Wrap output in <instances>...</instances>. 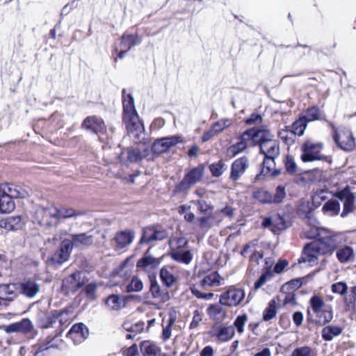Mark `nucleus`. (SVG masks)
Segmentation results:
<instances>
[{
    "label": "nucleus",
    "mask_w": 356,
    "mask_h": 356,
    "mask_svg": "<svg viewBox=\"0 0 356 356\" xmlns=\"http://www.w3.org/2000/svg\"><path fill=\"white\" fill-rule=\"evenodd\" d=\"M232 124V120L229 118H223L220 119L218 122L213 124V129L215 132L220 133L222 132L226 128L230 127Z\"/></svg>",
    "instance_id": "nucleus-55"
},
{
    "label": "nucleus",
    "mask_w": 356,
    "mask_h": 356,
    "mask_svg": "<svg viewBox=\"0 0 356 356\" xmlns=\"http://www.w3.org/2000/svg\"><path fill=\"white\" fill-rule=\"evenodd\" d=\"M273 272L270 270H266L263 273L257 281L254 283V289H258L263 286L265 282L273 277Z\"/></svg>",
    "instance_id": "nucleus-62"
},
{
    "label": "nucleus",
    "mask_w": 356,
    "mask_h": 356,
    "mask_svg": "<svg viewBox=\"0 0 356 356\" xmlns=\"http://www.w3.org/2000/svg\"><path fill=\"white\" fill-rule=\"evenodd\" d=\"M225 163L222 161L212 163L209 165V170L213 177H220L224 172Z\"/></svg>",
    "instance_id": "nucleus-59"
},
{
    "label": "nucleus",
    "mask_w": 356,
    "mask_h": 356,
    "mask_svg": "<svg viewBox=\"0 0 356 356\" xmlns=\"http://www.w3.org/2000/svg\"><path fill=\"white\" fill-rule=\"evenodd\" d=\"M131 261V257H127L120 266L118 269L113 272V275H119L121 277H126L131 273L132 264H129Z\"/></svg>",
    "instance_id": "nucleus-48"
},
{
    "label": "nucleus",
    "mask_w": 356,
    "mask_h": 356,
    "mask_svg": "<svg viewBox=\"0 0 356 356\" xmlns=\"http://www.w3.org/2000/svg\"><path fill=\"white\" fill-rule=\"evenodd\" d=\"M19 293L28 298H34L40 290V284L33 279H25L17 284Z\"/></svg>",
    "instance_id": "nucleus-19"
},
{
    "label": "nucleus",
    "mask_w": 356,
    "mask_h": 356,
    "mask_svg": "<svg viewBox=\"0 0 356 356\" xmlns=\"http://www.w3.org/2000/svg\"><path fill=\"white\" fill-rule=\"evenodd\" d=\"M140 351L143 356H160L161 355V348L150 341H144L141 343Z\"/></svg>",
    "instance_id": "nucleus-35"
},
{
    "label": "nucleus",
    "mask_w": 356,
    "mask_h": 356,
    "mask_svg": "<svg viewBox=\"0 0 356 356\" xmlns=\"http://www.w3.org/2000/svg\"><path fill=\"white\" fill-rule=\"evenodd\" d=\"M168 237L166 229L159 226H149L143 229L140 244H151L154 241H162Z\"/></svg>",
    "instance_id": "nucleus-10"
},
{
    "label": "nucleus",
    "mask_w": 356,
    "mask_h": 356,
    "mask_svg": "<svg viewBox=\"0 0 356 356\" xmlns=\"http://www.w3.org/2000/svg\"><path fill=\"white\" fill-rule=\"evenodd\" d=\"M159 260L151 255L145 254L142 259L138 261L136 266L138 268H143L145 269L150 267L155 268L159 265Z\"/></svg>",
    "instance_id": "nucleus-40"
},
{
    "label": "nucleus",
    "mask_w": 356,
    "mask_h": 356,
    "mask_svg": "<svg viewBox=\"0 0 356 356\" xmlns=\"http://www.w3.org/2000/svg\"><path fill=\"white\" fill-rule=\"evenodd\" d=\"M244 298L245 291L243 289L232 286L220 295V302L223 305L236 307L241 302Z\"/></svg>",
    "instance_id": "nucleus-9"
},
{
    "label": "nucleus",
    "mask_w": 356,
    "mask_h": 356,
    "mask_svg": "<svg viewBox=\"0 0 356 356\" xmlns=\"http://www.w3.org/2000/svg\"><path fill=\"white\" fill-rule=\"evenodd\" d=\"M321 254V249L317 240L307 244L302 252L301 257L298 259L299 263L309 262L310 265L317 263L318 257Z\"/></svg>",
    "instance_id": "nucleus-14"
},
{
    "label": "nucleus",
    "mask_w": 356,
    "mask_h": 356,
    "mask_svg": "<svg viewBox=\"0 0 356 356\" xmlns=\"http://www.w3.org/2000/svg\"><path fill=\"white\" fill-rule=\"evenodd\" d=\"M67 239L72 250H83L94 243V237L89 232L71 234Z\"/></svg>",
    "instance_id": "nucleus-16"
},
{
    "label": "nucleus",
    "mask_w": 356,
    "mask_h": 356,
    "mask_svg": "<svg viewBox=\"0 0 356 356\" xmlns=\"http://www.w3.org/2000/svg\"><path fill=\"white\" fill-rule=\"evenodd\" d=\"M200 227L202 229H210L213 225H218L222 220V218L215 212L213 215L202 216L197 219Z\"/></svg>",
    "instance_id": "nucleus-32"
},
{
    "label": "nucleus",
    "mask_w": 356,
    "mask_h": 356,
    "mask_svg": "<svg viewBox=\"0 0 356 356\" xmlns=\"http://www.w3.org/2000/svg\"><path fill=\"white\" fill-rule=\"evenodd\" d=\"M122 351L124 356H140L138 346L135 343L127 349H123Z\"/></svg>",
    "instance_id": "nucleus-64"
},
{
    "label": "nucleus",
    "mask_w": 356,
    "mask_h": 356,
    "mask_svg": "<svg viewBox=\"0 0 356 356\" xmlns=\"http://www.w3.org/2000/svg\"><path fill=\"white\" fill-rule=\"evenodd\" d=\"M122 90L123 122L128 135L135 143H144L145 129L136 110L134 98L130 94L125 95Z\"/></svg>",
    "instance_id": "nucleus-1"
},
{
    "label": "nucleus",
    "mask_w": 356,
    "mask_h": 356,
    "mask_svg": "<svg viewBox=\"0 0 356 356\" xmlns=\"http://www.w3.org/2000/svg\"><path fill=\"white\" fill-rule=\"evenodd\" d=\"M247 321L248 316L245 314L239 315L236 318L233 327L236 329L238 334H242L244 332V326Z\"/></svg>",
    "instance_id": "nucleus-56"
},
{
    "label": "nucleus",
    "mask_w": 356,
    "mask_h": 356,
    "mask_svg": "<svg viewBox=\"0 0 356 356\" xmlns=\"http://www.w3.org/2000/svg\"><path fill=\"white\" fill-rule=\"evenodd\" d=\"M238 141L236 143L231 145L227 149V153L231 156H235L236 155L241 153L245 151L248 146V142H250V140L248 138V134H246L245 131L238 137Z\"/></svg>",
    "instance_id": "nucleus-26"
},
{
    "label": "nucleus",
    "mask_w": 356,
    "mask_h": 356,
    "mask_svg": "<svg viewBox=\"0 0 356 356\" xmlns=\"http://www.w3.org/2000/svg\"><path fill=\"white\" fill-rule=\"evenodd\" d=\"M15 204L12 195L0 191V213H8L14 210Z\"/></svg>",
    "instance_id": "nucleus-30"
},
{
    "label": "nucleus",
    "mask_w": 356,
    "mask_h": 356,
    "mask_svg": "<svg viewBox=\"0 0 356 356\" xmlns=\"http://www.w3.org/2000/svg\"><path fill=\"white\" fill-rule=\"evenodd\" d=\"M58 214V208L56 207H40L35 210L34 221L44 227H56L59 224Z\"/></svg>",
    "instance_id": "nucleus-5"
},
{
    "label": "nucleus",
    "mask_w": 356,
    "mask_h": 356,
    "mask_svg": "<svg viewBox=\"0 0 356 356\" xmlns=\"http://www.w3.org/2000/svg\"><path fill=\"white\" fill-rule=\"evenodd\" d=\"M321 249V254H331L338 247L346 241L342 233H332L330 230H323L318 234L316 238Z\"/></svg>",
    "instance_id": "nucleus-3"
},
{
    "label": "nucleus",
    "mask_w": 356,
    "mask_h": 356,
    "mask_svg": "<svg viewBox=\"0 0 356 356\" xmlns=\"http://www.w3.org/2000/svg\"><path fill=\"white\" fill-rule=\"evenodd\" d=\"M327 191L326 190H318L316 191L312 196V202L316 206L321 204L322 202L327 199Z\"/></svg>",
    "instance_id": "nucleus-58"
},
{
    "label": "nucleus",
    "mask_w": 356,
    "mask_h": 356,
    "mask_svg": "<svg viewBox=\"0 0 356 356\" xmlns=\"http://www.w3.org/2000/svg\"><path fill=\"white\" fill-rule=\"evenodd\" d=\"M18 289L17 284H8L0 285V297L2 300L6 301H13L16 297L15 291Z\"/></svg>",
    "instance_id": "nucleus-34"
},
{
    "label": "nucleus",
    "mask_w": 356,
    "mask_h": 356,
    "mask_svg": "<svg viewBox=\"0 0 356 356\" xmlns=\"http://www.w3.org/2000/svg\"><path fill=\"white\" fill-rule=\"evenodd\" d=\"M220 302L211 305L207 309V315L210 318L221 321L226 317V310Z\"/></svg>",
    "instance_id": "nucleus-29"
},
{
    "label": "nucleus",
    "mask_w": 356,
    "mask_h": 356,
    "mask_svg": "<svg viewBox=\"0 0 356 356\" xmlns=\"http://www.w3.org/2000/svg\"><path fill=\"white\" fill-rule=\"evenodd\" d=\"M67 309L51 310L50 312L40 311L36 316V325L41 330L54 327L58 319L63 314H68Z\"/></svg>",
    "instance_id": "nucleus-6"
},
{
    "label": "nucleus",
    "mask_w": 356,
    "mask_h": 356,
    "mask_svg": "<svg viewBox=\"0 0 356 356\" xmlns=\"http://www.w3.org/2000/svg\"><path fill=\"white\" fill-rule=\"evenodd\" d=\"M86 281L85 273L76 271L63 280V287L69 291L75 292L85 285Z\"/></svg>",
    "instance_id": "nucleus-15"
},
{
    "label": "nucleus",
    "mask_w": 356,
    "mask_h": 356,
    "mask_svg": "<svg viewBox=\"0 0 356 356\" xmlns=\"http://www.w3.org/2000/svg\"><path fill=\"white\" fill-rule=\"evenodd\" d=\"M72 249L68 239H63L59 244L56 251L48 258L47 263L50 265L60 266L69 260Z\"/></svg>",
    "instance_id": "nucleus-8"
},
{
    "label": "nucleus",
    "mask_w": 356,
    "mask_h": 356,
    "mask_svg": "<svg viewBox=\"0 0 356 356\" xmlns=\"http://www.w3.org/2000/svg\"><path fill=\"white\" fill-rule=\"evenodd\" d=\"M336 257L341 263L353 261L355 259L354 250L350 246H344L337 250Z\"/></svg>",
    "instance_id": "nucleus-36"
},
{
    "label": "nucleus",
    "mask_w": 356,
    "mask_h": 356,
    "mask_svg": "<svg viewBox=\"0 0 356 356\" xmlns=\"http://www.w3.org/2000/svg\"><path fill=\"white\" fill-rule=\"evenodd\" d=\"M343 301L348 311L356 310V286L350 288L349 292L344 295Z\"/></svg>",
    "instance_id": "nucleus-39"
},
{
    "label": "nucleus",
    "mask_w": 356,
    "mask_h": 356,
    "mask_svg": "<svg viewBox=\"0 0 356 356\" xmlns=\"http://www.w3.org/2000/svg\"><path fill=\"white\" fill-rule=\"evenodd\" d=\"M149 149L144 147L139 148H127L122 150L119 156L120 161L123 163H136L148 156Z\"/></svg>",
    "instance_id": "nucleus-12"
},
{
    "label": "nucleus",
    "mask_w": 356,
    "mask_h": 356,
    "mask_svg": "<svg viewBox=\"0 0 356 356\" xmlns=\"http://www.w3.org/2000/svg\"><path fill=\"white\" fill-rule=\"evenodd\" d=\"M323 145L321 143H314L312 140L305 141L300 147L302 154L301 160L303 162H312L314 161H330V158L321 154Z\"/></svg>",
    "instance_id": "nucleus-4"
},
{
    "label": "nucleus",
    "mask_w": 356,
    "mask_h": 356,
    "mask_svg": "<svg viewBox=\"0 0 356 356\" xmlns=\"http://www.w3.org/2000/svg\"><path fill=\"white\" fill-rule=\"evenodd\" d=\"M341 207L338 201L334 200H328L323 207L322 211L331 216H337L339 213Z\"/></svg>",
    "instance_id": "nucleus-43"
},
{
    "label": "nucleus",
    "mask_w": 356,
    "mask_h": 356,
    "mask_svg": "<svg viewBox=\"0 0 356 356\" xmlns=\"http://www.w3.org/2000/svg\"><path fill=\"white\" fill-rule=\"evenodd\" d=\"M332 291L334 293L344 296L347 293L348 286L345 282H339L332 285Z\"/></svg>",
    "instance_id": "nucleus-61"
},
{
    "label": "nucleus",
    "mask_w": 356,
    "mask_h": 356,
    "mask_svg": "<svg viewBox=\"0 0 356 356\" xmlns=\"http://www.w3.org/2000/svg\"><path fill=\"white\" fill-rule=\"evenodd\" d=\"M143 289V283L138 277H133L127 286L128 292H139Z\"/></svg>",
    "instance_id": "nucleus-57"
},
{
    "label": "nucleus",
    "mask_w": 356,
    "mask_h": 356,
    "mask_svg": "<svg viewBox=\"0 0 356 356\" xmlns=\"http://www.w3.org/2000/svg\"><path fill=\"white\" fill-rule=\"evenodd\" d=\"M171 258L180 263L188 264L193 259V255L189 250H177L170 254Z\"/></svg>",
    "instance_id": "nucleus-41"
},
{
    "label": "nucleus",
    "mask_w": 356,
    "mask_h": 356,
    "mask_svg": "<svg viewBox=\"0 0 356 356\" xmlns=\"http://www.w3.org/2000/svg\"><path fill=\"white\" fill-rule=\"evenodd\" d=\"M34 329L32 321L27 318L22 319L20 321L3 326V330L6 333L21 332L26 334L30 333Z\"/></svg>",
    "instance_id": "nucleus-21"
},
{
    "label": "nucleus",
    "mask_w": 356,
    "mask_h": 356,
    "mask_svg": "<svg viewBox=\"0 0 356 356\" xmlns=\"http://www.w3.org/2000/svg\"><path fill=\"white\" fill-rule=\"evenodd\" d=\"M202 168L197 167L191 169L176 186L175 191L178 193H181L188 190L192 186L202 179Z\"/></svg>",
    "instance_id": "nucleus-11"
},
{
    "label": "nucleus",
    "mask_w": 356,
    "mask_h": 356,
    "mask_svg": "<svg viewBox=\"0 0 356 356\" xmlns=\"http://www.w3.org/2000/svg\"><path fill=\"white\" fill-rule=\"evenodd\" d=\"M342 327L336 325H329L323 328L322 338L327 341H332L334 337H337L341 334Z\"/></svg>",
    "instance_id": "nucleus-37"
},
{
    "label": "nucleus",
    "mask_w": 356,
    "mask_h": 356,
    "mask_svg": "<svg viewBox=\"0 0 356 356\" xmlns=\"http://www.w3.org/2000/svg\"><path fill=\"white\" fill-rule=\"evenodd\" d=\"M304 118L305 121L308 123L320 119V111L316 106H312L307 108L304 114L300 115Z\"/></svg>",
    "instance_id": "nucleus-51"
},
{
    "label": "nucleus",
    "mask_w": 356,
    "mask_h": 356,
    "mask_svg": "<svg viewBox=\"0 0 356 356\" xmlns=\"http://www.w3.org/2000/svg\"><path fill=\"white\" fill-rule=\"evenodd\" d=\"M307 122L305 121L304 118L300 115L298 120L293 122L291 125V132L298 136H302L306 129Z\"/></svg>",
    "instance_id": "nucleus-50"
},
{
    "label": "nucleus",
    "mask_w": 356,
    "mask_h": 356,
    "mask_svg": "<svg viewBox=\"0 0 356 356\" xmlns=\"http://www.w3.org/2000/svg\"><path fill=\"white\" fill-rule=\"evenodd\" d=\"M97 284L96 282H90L86 284L81 293L83 294L88 301H94L96 299V291Z\"/></svg>",
    "instance_id": "nucleus-47"
},
{
    "label": "nucleus",
    "mask_w": 356,
    "mask_h": 356,
    "mask_svg": "<svg viewBox=\"0 0 356 356\" xmlns=\"http://www.w3.org/2000/svg\"><path fill=\"white\" fill-rule=\"evenodd\" d=\"M220 284V277L217 272H212L206 275L200 282L201 286H218Z\"/></svg>",
    "instance_id": "nucleus-42"
},
{
    "label": "nucleus",
    "mask_w": 356,
    "mask_h": 356,
    "mask_svg": "<svg viewBox=\"0 0 356 356\" xmlns=\"http://www.w3.org/2000/svg\"><path fill=\"white\" fill-rule=\"evenodd\" d=\"M334 139L337 145L345 151H350L355 147V139L350 131L344 130L336 132Z\"/></svg>",
    "instance_id": "nucleus-18"
},
{
    "label": "nucleus",
    "mask_w": 356,
    "mask_h": 356,
    "mask_svg": "<svg viewBox=\"0 0 356 356\" xmlns=\"http://www.w3.org/2000/svg\"><path fill=\"white\" fill-rule=\"evenodd\" d=\"M58 222H60V220L61 218H70L72 217H76L83 216L85 214V212L83 211H76L74 209L72 208H66V207H61L60 209H58Z\"/></svg>",
    "instance_id": "nucleus-46"
},
{
    "label": "nucleus",
    "mask_w": 356,
    "mask_h": 356,
    "mask_svg": "<svg viewBox=\"0 0 356 356\" xmlns=\"http://www.w3.org/2000/svg\"><path fill=\"white\" fill-rule=\"evenodd\" d=\"M89 330L82 323H76L67 332L66 337L71 339L74 343H79L88 338Z\"/></svg>",
    "instance_id": "nucleus-23"
},
{
    "label": "nucleus",
    "mask_w": 356,
    "mask_h": 356,
    "mask_svg": "<svg viewBox=\"0 0 356 356\" xmlns=\"http://www.w3.org/2000/svg\"><path fill=\"white\" fill-rule=\"evenodd\" d=\"M104 122L95 116L87 117L82 123V127L92 133L97 134L103 129Z\"/></svg>",
    "instance_id": "nucleus-31"
},
{
    "label": "nucleus",
    "mask_w": 356,
    "mask_h": 356,
    "mask_svg": "<svg viewBox=\"0 0 356 356\" xmlns=\"http://www.w3.org/2000/svg\"><path fill=\"white\" fill-rule=\"evenodd\" d=\"M193 203L197 207V210L202 213H211L213 210V205L204 200H196Z\"/></svg>",
    "instance_id": "nucleus-53"
},
{
    "label": "nucleus",
    "mask_w": 356,
    "mask_h": 356,
    "mask_svg": "<svg viewBox=\"0 0 356 356\" xmlns=\"http://www.w3.org/2000/svg\"><path fill=\"white\" fill-rule=\"evenodd\" d=\"M278 310L277 302L275 299L271 300L264 310L262 318L264 321H268L275 317Z\"/></svg>",
    "instance_id": "nucleus-44"
},
{
    "label": "nucleus",
    "mask_w": 356,
    "mask_h": 356,
    "mask_svg": "<svg viewBox=\"0 0 356 356\" xmlns=\"http://www.w3.org/2000/svg\"><path fill=\"white\" fill-rule=\"evenodd\" d=\"M253 197L261 203L272 204L271 193L264 188L254 191Z\"/></svg>",
    "instance_id": "nucleus-52"
},
{
    "label": "nucleus",
    "mask_w": 356,
    "mask_h": 356,
    "mask_svg": "<svg viewBox=\"0 0 356 356\" xmlns=\"http://www.w3.org/2000/svg\"><path fill=\"white\" fill-rule=\"evenodd\" d=\"M23 227L22 220L20 216H9L0 220V227L8 231H16Z\"/></svg>",
    "instance_id": "nucleus-27"
},
{
    "label": "nucleus",
    "mask_w": 356,
    "mask_h": 356,
    "mask_svg": "<svg viewBox=\"0 0 356 356\" xmlns=\"http://www.w3.org/2000/svg\"><path fill=\"white\" fill-rule=\"evenodd\" d=\"M140 38L137 35L124 34L121 38V48L129 51L133 46L140 44Z\"/></svg>",
    "instance_id": "nucleus-38"
},
{
    "label": "nucleus",
    "mask_w": 356,
    "mask_h": 356,
    "mask_svg": "<svg viewBox=\"0 0 356 356\" xmlns=\"http://www.w3.org/2000/svg\"><path fill=\"white\" fill-rule=\"evenodd\" d=\"M160 277L163 284L167 287L172 286L176 281L175 275L166 267L161 268L160 271Z\"/></svg>",
    "instance_id": "nucleus-49"
},
{
    "label": "nucleus",
    "mask_w": 356,
    "mask_h": 356,
    "mask_svg": "<svg viewBox=\"0 0 356 356\" xmlns=\"http://www.w3.org/2000/svg\"><path fill=\"white\" fill-rule=\"evenodd\" d=\"M63 331V329L60 330H56L53 336L49 335L46 337L45 341L47 344L49 350L51 348H58L60 347L63 340L59 339L58 338L61 337Z\"/></svg>",
    "instance_id": "nucleus-45"
},
{
    "label": "nucleus",
    "mask_w": 356,
    "mask_h": 356,
    "mask_svg": "<svg viewBox=\"0 0 356 356\" xmlns=\"http://www.w3.org/2000/svg\"><path fill=\"white\" fill-rule=\"evenodd\" d=\"M286 170L293 175L296 172L297 166L291 156L287 155L285 160Z\"/></svg>",
    "instance_id": "nucleus-63"
},
{
    "label": "nucleus",
    "mask_w": 356,
    "mask_h": 356,
    "mask_svg": "<svg viewBox=\"0 0 356 356\" xmlns=\"http://www.w3.org/2000/svg\"><path fill=\"white\" fill-rule=\"evenodd\" d=\"M310 308L307 309V321H312L316 325H324L333 318V312L330 306L326 307L319 296L314 295L309 300Z\"/></svg>",
    "instance_id": "nucleus-2"
},
{
    "label": "nucleus",
    "mask_w": 356,
    "mask_h": 356,
    "mask_svg": "<svg viewBox=\"0 0 356 356\" xmlns=\"http://www.w3.org/2000/svg\"><path fill=\"white\" fill-rule=\"evenodd\" d=\"M334 196L343 203L342 218L346 217L356 209L355 195L348 186L337 191Z\"/></svg>",
    "instance_id": "nucleus-7"
},
{
    "label": "nucleus",
    "mask_w": 356,
    "mask_h": 356,
    "mask_svg": "<svg viewBox=\"0 0 356 356\" xmlns=\"http://www.w3.org/2000/svg\"><path fill=\"white\" fill-rule=\"evenodd\" d=\"M150 292L154 298L160 300L165 302L170 299V296L167 289H161L159 284L155 280H150Z\"/></svg>",
    "instance_id": "nucleus-33"
},
{
    "label": "nucleus",
    "mask_w": 356,
    "mask_h": 356,
    "mask_svg": "<svg viewBox=\"0 0 356 356\" xmlns=\"http://www.w3.org/2000/svg\"><path fill=\"white\" fill-rule=\"evenodd\" d=\"M134 234L129 230L122 231L116 234L115 240L116 245L114 248L115 251H119L121 249L126 248L133 241Z\"/></svg>",
    "instance_id": "nucleus-25"
},
{
    "label": "nucleus",
    "mask_w": 356,
    "mask_h": 356,
    "mask_svg": "<svg viewBox=\"0 0 356 356\" xmlns=\"http://www.w3.org/2000/svg\"><path fill=\"white\" fill-rule=\"evenodd\" d=\"M284 186H278L276 187L273 195L271 194L272 204H280L286 197Z\"/></svg>",
    "instance_id": "nucleus-54"
},
{
    "label": "nucleus",
    "mask_w": 356,
    "mask_h": 356,
    "mask_svg": "<svg viewBox=\"0 0 356 356\" xmlns=\"http://www.w3.org/2000/svg\"><path fill=\"white\" fill-rule=\"evenodd\" d=\"M260 153L262 154L264 157H270L277 159L280 154V144L277 140L271 138L261 145Z\"/></svg>",
    "instance_id": "nucleus-24"
},
{
    "label": "nucleus",
    "mask_w": 356,
    "mask_h": 356,
    "mask_svg": "<svg viewBox=\"0 0 356 356\" xmlns=\"http://www.w3.org/2000/svg\"><path fill=\"white\" fill-rule=\"evenodd\" d=\"M291 356H314V355L309 346H302L293 350Z\"/></svg>",
    "instance_id": "nucleus-60"
},
{
    "label": "nucleus",
    "mask_w": 356,
    "mask_h": 356,
    "mask_svg": "<svg viewBox=\"0 0 356 356\" xmlns=\"http://www.w3.org/2000/svg\"><path fill=\"white\" fill-rule=\"evenodd\" d=\"M213 336L221 342L229 341L235 334L234 327L232 325H220L216 328H213Z\"/></svg>",
    "instance_id": "nucleus-28"
},
{
    "label": "nucleus",
    "mask_w": 356,
    "mask_h": 356,
    "mask_svg": "<svg viewBox=\"0 0 356 356\" xmlns=\"http://www.w3.org/2000/svg\"><path fill=\"white\" fill-rule=\"evenodd\" d=\"M249 167V159L244 156L236 159L232 164L229 178L233 181H238Z\"/></svg>",
    "instance_id": "nucleus-20"
},
{
    "label": "nucleus",
    "mask_w": 356,
    "mask_h": 356,
    "mask_svg": "<svg viewBox=\"0 0 356 356\" xmlns=\"http://www.w3.org/2000/svg\"><path fill=\"white\" fill-rule=\"evenodd\" d=\"M183 142L182 138L179 136L159 138L152 144V151L154 154H160L166 152L170 147Z\"/></svg>",
    "instance_id": "nucleus-13"
},
{
    "label": "nucleus",
    "mask_w": 356,
    "mask_h": 356,
    "mask_svg": "<svg viewBox=\"0 0 356 356\" xmlns=\"http://www.w3.org/2000/svg\"><path fill=\"white\" fill-rule=\"evenodd\" d=\"M276 158L264 157L262 168L259 174L255 177V180H260L266 175L275 177L280 174L281 170L275 168Z\"/></svg>",
    "instance_id": "nucleus-22"
},
{
    "label": "nucleus",
    "mask_w": 356,
    "mask_h": 356,
    "mask_svg": "<svg viewBox=\"0 0 356 356\" xmlns=\"http://www.w3.org/2000/svg\"><path fill=\"white\" fill-rule=\"evenodd\" d=\"M245 133L248 134L252 145H259V147L261 144L266 143L273 138L270 132L265 129L252 128L246 130Z\"/></svg>",
    "instance_id": "nucleus-17"
}]
</instances>
